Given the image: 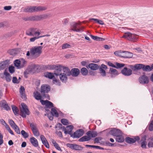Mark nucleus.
I'll use <instances>...</instances> for the list:
<instances>
[{
	"label": "nucleus",
	"mask_w": 153,
	"mask_h": 153,
	"mask_svg": "<svg viewBox=\"0 0 153 153\" xmlns=\"http://www.w3.org/2000/svg\"><path fill=\"white\" fill-rule=\"evenodd\" d=\"M42 46H35L30 49L31 56L33 58H36L39 56L42 53Z\"/></svg>",
	"instance_id": "1"
},
{
	"label": "nucleus",
	"mask_w": 153,
	"mask_h": 153,
	"mask_svg": "<svg viewBox=\"0 0 153 153\" xmlns=\"http://www.w3.org/2000/svg\"><path fill=\"white\" fill-rule=\"evenodd\" d=\"M41 93L43 97L48 99L49 96L47 93L50 91V86L47 85H42L41 86Z\"/></svg>",
	"instance_id": "2"
},
{
	"label": "nucleus",
	"mask_w": 153,
	"mask_h": 153,
	"mask_svg": "<svg viewBox=\"0 0 153 153\" xmlns=\"http://www.w3.org/2000/svg\"><path fill=\"white\" fill-rule=\"evenodd\" d=\"M79 24L75 22H71L70 24L71 28L70 30H72L77 32L83 31V29H84V27H80L79 26Z\"/></svg>",
	"instance_id": "3"
},
{
	"label": "nucleus",
	"mask_w": 153,
	"mask_h": 153,
	"mask_svg": "<svg viewBox=\"0 0 153 153\" xmlns=\"http://www.w3.org/2000/svg\"><path fill=\"white\" fill-rule=\"evenodd\" d=\"M22 108L20 109V115L23 117L25 118L27 115L30 114V111L27 106L23 103H21Z\"/></svg>",
	"instance_id": "4"
},
{
	"label": "nucleus",
	"mask_w": 153,
	"mask_h": 153,
	"mask_svg": "<svg viewBox=\"0 0 153 153\" xmlns=\"http://www.w3.org/2000/svg\"><path fill=\"white\" fill-rule=\"evenodd\" d=\"M49 15L47 14H45L39 16H30L28 18V20L31 21H40L47 18Z\"/></svg>",
	"instance_id": "5"
},
{
	"label": "nucleus",
	"mask_w": 153,
	"mask_h": 153,
	"mask_svg": "<svg viewBox=\"0 0 153 153\" xmlns=\"http://www.w3.org/2000/svg\"><path fill=\"white\" fill-rule=\"evenodd\" d=\"M54 74L57 76H59L61 73H62V72H65L66 70V68L62 66L58 65L56 66Z\"/></svg>",
	"instance_id": "6"
},
{
	"label": "nucleus",
	"mask_w": 153,
	"mask_h": 153,
	"mask_svg": "<svg viewBox=\"0 0 153 153\" xmlns=\"http://www.w3.org/2000/svg\"><path fill=\"white\" fill-rule=\"evenodd\" d=\"M68 76L71 75L72 76L74 77L77 76L80 73L79 69L75 68H72L70 71V69L68 68Z\"/></svg>",
	"instance_id": "7"
},
{
	"label": "nucleus",
	"mask_w": 153,
	"mask_h": 153,
	"mask_svg": "<svg viewBox=\"0 0 153 153\" xmlns=\"http://www.w3.org/2000/svg\"><path fill=\"white\" fill-rule=\"evenodd\" d=\"M84 133V130L82 129H79L71 134V137L74 138H79L82 136Z\"/></svg>",
	"instance_id": "8"
},
{
	"label": "nucleus",
	"mask_w": 153,
	"mask_h": 153,
	"mask_svg": "<svg viewBox=\"0 0 153 153\" xmlns=\"http://www.w3.org/2000/svg\"><path fill=\"white\" fill-rule=\"evenodd\" d=\"M136 36H137L134 34L128 32L124 34L122 37L125 38L130 41H132L136 39Z\"/></svg>",
	"instance_id": "9"
},
{
	"label": "nucleus",
	"mask_w": 153,
	"mask_h": 153,
	"mask_svg": "<svg viewBox=\"0 0 153 153\" xmlns=\"http://www.w3.org/2000/svg\"><path fill=\"white\" fill-rule=\"evenodd\" d=\"M108 133L109 134L115 137L122 134V131L120 129L114 128L110 130Z\"/></svg>",
	"instance_id": "10"
},
{
	"label": "nucleus",
	"mask_w": 153,
	"mask_h": 153,
	"mask_svg": "<svg viewBox=\"0 0 153 153\" xmlns=\"http://www.w3.org/2000/svg\"><path fill=\"white\" fill-rule=\"evenodd\" d=\"M68 147H69L72 149L77 151H81L83 148L81 145L71 143H68Z\"/></svg>",
	"instance_id": "11"
},
{
	"label": "nucleus",
	"mask_w": 153,
	"mask_h": 153,
	"mask_svg": "<svg viewBox=\"0 0 153 153\" xmlns=\"http://www.w3.org/2000/svg\"><path fill=\"white\" fill-rule=\"evenodd\" d=\"M36 28H31L27 31L26 34L29 36H33L34 35L39 36L40 33L36 31Z\"/></svg>",
	"instance_id": "12"
},
{
	"label": "nucleus",
	"mask_w": 153,
	"mask_h": 153,
	"mask_svg": "<svg viewBox=\"0 0 153 153\" xmlns=\"http://www.w3.org/2000/svg\"><path fill=\"white\" fill-rule=\"evenodd\" d=\"M121 73L125 76H129L132 74V72L131 69L125 67L121 70Z\"/></svg>",
	"instance_id": "13"
},
{
	"label": "nucleus",
	"mask_w": 153,
	"mask_h": 153,
	"mask_svg": "<svg viewBox=\"0 0 153 153\" xmlns=\"http://www.w3.org/2000/svg\"><path fill=\"white\" fill-rule=\"evenodd\" d=\"M140 138L138 136H135L134 138L127 137L125 138L126 142L128 143L132 144L136 142V141H138Z\"/></svg>",
	"instance_id": "14"
},
{
	"label": "nucleus",
	"mask_w": 153,
	"mask_h": 153,
	"mask_svg": "<svg viewBox=\"0 0 153 153\" xmlns=\"http://www.w3.org/2000/svg\"><path fill=\"white\" fill-rule=\"evenodd\" d=\"M40 102L42 105H45V108L46 111L48 110V108H50L53 107V103L48 100H41Z\"/></svg>",
	"instance_id": "15"
},
{
	"label": "nucleus",
	"mask_w": 153,
	"mask_h": 153,
	"mask_svg": "<svg viewBox=\"0 0 153 153\" xmlns=\"http://www.w3.org/2000/svg\"><path fill=\"white\" fill-rule=\"evenodd\" d=\"M138 80L140 83L143 84H148L149 81L148 77L145 75L140 76Z\"/></svg>",
	"instance_id": "16"
},
{
	"label": "nucleus",
	"mask_w": 153,
	"mask_h": 153,
	"mask_svg": "<svg viewBox=\"0 0 153 153\" xmlns=\"http://www.w3.org/2000/svg\"><path fill=\"white\" fill-rule=\"evenodd\" d=\"M0 107L8 111L10 110V108L8 105L6 101L4 100H2L0 101Z\"/></svg>",
	"instance_id": "17"
},
{
	"label": "nucleus",
	"mask_w": 153,
	"mask_h": 153,
	"mask_svg": "<svg viewBox=\"0 0 153 153\" xmlns=\"http://www.w3.org/2000/svg\"><path fill=\"white\" fill-rule=\"evenodd\" d=\"M99 68L100 73L101 75L103 76H105L106 75V73L104 69H106L107 68V66L104 64H102Z\"/></svg>",
	"instance_id": "18"
},
{
	"label": "nucleus",
	"mask_w": 153,
	"mask_h": 153,
	"mask_svg": "<svg viewBox=\"0 0 153 153\" xmlns=\"http://www.w3.org/2000/svg\"><path fill=\"white\" fill-rule=\"evenodd\" d=\"M47 7L45 6H33V12L45 10H47Z\"/></svg>",
	"instance_id": "19"
},
{
	"label": "nucleus",
	"mask_w": 153,
	"mask_h": 153,
	"mask_svg": "<svg viewBox=\"0 0 153 153\" xmlns=\"http://www.w3.org/2000/svg\"><path fill=\"white\" fill-rule=\"evenodd\" d=\"M10 61L8 60H5L0 64V70H3L6 67H7L9 64Z\"/></svg>",
	"instance_id": "20"
},
{
	"label": "nucleus",
	"mask_w": 153,
	"mask_h": 153,
	"mask_svg": "<svg viewBox=\"0 0 153 153\" xmlns=\"http://www.w3.org/2000/svg\"><path fill=\"white\" fill-rule=\"evenodd\" d=\"M109 73L111 74L112 77H114L119 74L117 70L111 68H110Z\"/></svg>",
	"instance_id": "21"
},
{
	"label": "nucleus",
	"mask_w": 153,
	"mask_h": 153,
	"mask_svg": "<svg viewBox=\"0 0 153 153\" xmlns=\"http://www.w3.org/2000/svg\"><path fill=\"white\" fill-rule=\"evenodd\" d=\"M132 53L128 51H122V57L124 58H131L132 55Z\"/></svg>",
	"instance_id": "22"
},
{
	"label": "nucleus",
	"mask_w": 153,
	"mask_h": 153,
	"mask_svg": "<svg viewBox=\"0 0 153 153\" xmlns=\"http://www.w3.org/2000/svg\"><path fill=\"white\" fill-rule=\"evenodd\" d=\"M19 92L21 97L24 100H25L26 99V97L25 95V89L23 86H21L20 88Z\"/></svg>",
	"instance_id": "23"
},
{
	"label": "nucleus",
	"mask_w": 153,
	"mask_h": 153,
	"mask_svg": "<svg viewBox=\"0 0 153 153\" xmlns=\"http://www.w3.org/2000/svg\"><path fill=\"white\" fill-rule=\"evenodd\" d=\"M30 141L32 145L35 147H37L39 146V144L37 140L34 137H32L30 139Z\"/></svg>",
	"instance_id": "24"
},
{
	"label": "nucleus",
	"mask_w": 153,
	"mask_h": 153,
	"mask_svg": "<svg viewBox=\"0 0 153 153\" xmlns=\"http://www.w3.org/2000/svg\"><path fill=\"white\" fill-rule=\"evenodd\" d=\"M56 127V128H58L59 129H62V131H64L65 134H67V130L66 128L64 126H63L61 123H59L57 124Z\"/></svg>",
	"instance_id": "25"
},
{
	"label": "nucleus",
	"mask_w": 153,
	"mask_h": 153,
	"mask_svg": "<svg viewBox=\"0 0 153 153\" xmlns=\"http://www.w3.org/2000/svg\"><path fill=\"white\" fill-rule=\"evenodd\" d=\"M86 134L87 135H89L91 138V137H95L97 136V133L95 131H90L86 133Z\"/></svg>",
	"instance_id": "26"
},
{
	"label": "nucleus",
	"mask_w": 153,
	"mask_h": 153,
	"mask_svg": "<svg viewBox=\"0 0 153 153\" xmlns=\"http://www.w3.org/2000/svg\"><path fill=\"white\" fill-rule=\"evenodd\" d=\"M91 139V137L89 135H85L82 137L79 140V142H83L84 141H87L90 140Z\"/></svg>",
	"instance_id": "27"
},
{
	"label": "nucleus",
	"mask_w": 153,
	"mask_h": 153,
	"mask_svg": "<svg viewBox=\"0 0 153 153\" xmlns=\"http://www.w3.org/2000/svg\"><path fill=\"white\" fill-rule=\"evenodd\" d=\"M71 123L68 121V134H70L71 137V134H72V131L74 128V126L72 125H69Z\"/></svg>",
	"instance_id": "28"
},
{
	"label": "nucleus",
	"mask_w": 153,
	"mask_h": 153,
	"mask_svg": "<svg viewBox=\"0 0 153 153\" xmlns=\"http://www.w3.org/2000/svg\"><path fill=\"white\" fill-rule=\"evenodd\" d=\"M88 67L93 70H96L99 69V66L97 64L90 63L88 65Z\"/></svg>",
	"instance_id": "29"
},
{
	"label": "nucleus",
	"mask_w": 153,
	"mask_h": 153,
	"mask_svg": "<svg viewBox=\"0 0 153 153\" xmlns=\"http://www.w3.org/2000/svg\"><path fill=\"white\" fill-rule=\"evenodd\" d=\"M61 80L63 82H66L67 80V76L66 74L65 73H62L59 75Z\"/></svg>",
	"instance_id": "30"
},
{
	"label": "nucleus",
	"mask_w": 153,
	"mask_h": 153,
	"mask_svg": "<svg viewBox=\"0 0 153 153\" xmlns=\"http://www.w3.org/2000/svg\"><path fill=\"white\" fill-rule=\"evenodd\" d=\"M4 74L5 76V79L7 82H9L11 81L12 78L11 76L8 72H6L5 70L4 72Z\"/></svg>",
	"instance_id": "31"
},
{
	"label": "nucleus",
	"mask_w": 153,
	"mask_h": 153,
	"mask_svg": "<svg viewBox=\"0 0 153 153\" xmlns=\"http://www.w3.org/2000/svg\"><path fill=\"white\" fill-rule=\"evenodd\" d=\"M34 97L37 100H39L42 99V96L40 93L37 91H35L33 93Z\"/></svg>",
	"instance_id": "32"
},
{
	"label": "nucleus",
	"mask_w": 153,
	"mask_h": 153,
	"mask_svg": "<svg viewBox=\"0 0 153 153\" xmlns=\"http://www.w3.org/2000/svg\"><path fill=\"white\" fill-rule=\"evenodd\" d=\"M122 134L123 133L116 137V140L117 142L119 143H122L124 141V137Z\"/></svg>",
	"instance_id": "33"
},
{
	"label": "nucleus",
	"mask_w": 153,
	"mask_h": 153,
	"mask_svg": "<svg viewBox=\"0 0 153 153\" xmlns=\"http://www.w3.org/2000/svg\"><path fill=\"white\" fill-rule=\"evenodd\" d=\"M15 66L18 68H21L23 67V66L21 65V62L19 60H16L14 62Z\"/></svg>",
	"instance_id": "34"
},
{
	"label": "nucleus",
	"mask_w": 153,
	"mask_h": 153,
	"mask_svg": "<svg viewBox=\"0 0 153 153\" xmlns=\"http://www.w3.org/2000/svg\"><path fill=\"white\" fill-rule=\"evenodd\" d=\"M51 113L53 116L56 117H59V114L56 109L54 108H52L51 109Z\"/></svg>",
	"instance_id": "35"
},
{
	"label": "nucleus",
	"mask_w": 153,
	"mask_h": 153,
	"mask_svg": "<svg viewBox=\"0 0 153 153\" xmlns=\"http://www.w3.org/2000/svg\"><path fill=\"white\" fill-rule=\"evenodd\" d=\"M44 76L47 78L50 79H52L54 77V76L53 73L49 72H46L44 74Z\"/></svg>",
	"instance_id": "36"
},
{
	"label": "nucleus",
	"mask_w": 153,
	"mask_h": 153,
	"mask_svg": "<svg viewBox=\"0 0 153 153\" xmlns=\"http://www.w3.org/2000/svg\"><path fill=\"white\" fill-rule=\"evenodd\" d=\"M143 70L146 71H152L151 67L149 65H143Z\"/></svg>",
	"instance_id": "37"
},
{
	"label": "nucleus",
	"mask_w": 153,
	"mask_h": 153,
	"mask_svg": "<svg viewBox=\"0 0 153 153\" xmlns=\"http://www.w3.org/2000/svg\"><path fill=\"white\" fill-rule=\"evenodd\" d=\"M80 72L82 75L85 76L88 74V71L86 68H82L81 69Z\"/></svg>",
	"instance_id": "38"
},
{
	"label": "nucleus",
	"mask_w": 153,
	"mask_h": 153,
	"mask_svg": "<svg viewBox=\"0 0 153 153\" xmlns=\"http://www.w3.org/2000/svg\"><path fill=\"white\" fill-rule=\"evenodd\" d=\"M24 11L25 12H33V7H27L24 8Z\"/></svg>",
	"instance_id": "39"
},
{
	"label": "nucleus",
	"mask_w": 153,
	"mask_h": 153,
	"mask_svg": "<svg viewBox=\"0 0 153 153\" xmlns=\"http://www.w3.org/2000/svg\"><path fill=\"white\" fill-rule=\"evenodd\" d=\"M12 109L15 115L19 114V109L17 107L14 105H12Z\"/></svg>",
	"instance_id": "40"
},
{
	"label": "nucleus",
	"mask_w": 153,
	"mask_h": 153,
	"mask_svg": "<svg viewBox=\"0 0 153 153\" xmlns=\"http://www.w3.org/2000/svg\"><path fill=\"white\" fill-rule=\"evenodd\" d=\"M143 64H135V71L143 69Z\"/></svg>",
	"instance_id": "41"
},
{
	"label": "nucleus",
	"mask_w": 153,
	"mask_h": 153,
	"mask_svg": "<svg viewBox=\"0 0 153 153\" xmlns=\"http://www.w3.org/2000/svg\"><path fill=\"white\" fill-rule=\"evenodd\" d=\"M92 20H94V21H95L96 22H97V23H98L100 25H103L104 24L103 21L101 20H99L97 19L91 18L90 19H89V20L90 21H91Z\"/></svg>",
	"instance_id": "42"
},
{
	"label": "nucleus",
	"mask_w": 153,
	"mask_h": 153,
	"mask_svg": "<svg viewBox=\"0 0 153 153\" xmlns=\"http://www.w3.org/2000/svg\"><path fill=\"white\" fill-rule=\"evenodd\" d=\"M115 67L114 68H121L123 67L125 65V64L123 63H120L118 62L115 63Z\"/></svg>",
	"instance_id": "43"
},
{
	"label": "nucleus",
	"mask_w": 153,
	"mask_h": 153,
	"mask_svg": "<svg viewBox=\"0 0 153 153\" xmlns=\"http://www.w3.org/2000/svg\"><path fill=\"white\" fill-rule=\"evenodd\" d=\"M36 65L34 64H32L31 65L28 67V69L29 71H33L35 70V68L36 67Z\"/></svg>",
	"instance_id": "44"
},
{
	"label": "nucleus",
	"mask_w": 153,
	"mask_h": 153,
	"mask_svg": "<svg viewBox=\"0 0 153 153\" xmlns=\"http://www.w3.org/2000/svg\"><path fill=\"white\" fill-rule=\"evenodd\" d=\"M30 126L31 128L32 131L37 129L36 124L35 123H30Z\"/></svg>",
	"instance_id": "45"
},
{
	"label": "nucleus",
	"mask_w": 153,
	"mask_h": 153,
	"mask_svg": "<svg viewBox=\"0 0 153 153\" xmlns=\"http://www.w3.org/2000/svg\"><path fill=\"white\" fill-rule=\"evenodd\" d=\"M15 130V131L18 134H20V129L18 126L16 125H15L12 127Z\"/></svg>",
	"instance_id": "46"
},
{
	"label": "nucleus",
	"mask_w": 153,
	"mask_h": 153,
	"mask_svg": "<svg viewBox=\"0 0 153 153\" xmlns=\"http://www.w3.org/2000/svg\"><path fill=\"white\" fill-rule=\"evenodd\" d=\"M122 51H115L114 54L116 56H118L122 57Z\"/></svg>",
	"instance_id": "47"
},
{
	"label": "nucleus",
	"mask_w": 153,
	"mask_h": 153,
	"mask_svg": "<svg viewBox=\"0 0 153 153\" xmlns=\"http://www.w3.org/2000/svg\"><path fill=\"white\" fill-rule=\"evenodd\" d=\"M21 134L25 138L28 137V133L23 130L21 131Z\"/></svg>",
	"instance_id": "48"
},
{
	"label": "nucleus",
	"mask_w": 153,
	"mask_h": 153,
	"mask_svg": "<svg viewBox=\"0 0 153 153\" xmlns=\"http://www.w3.org/2000/svg\"><path fill=\"white\" fill-rule=\"evenodd\" d=\"M34 136H38L39 135V133L38 129L32 131Z\"/></svg>",
	"instance_id": "49"
},
{
	"label": "nucleus",
	"mask_w": 153,
	"mask_h": 153,
	"mask_svg": "<svg viewBox=\"0 0 153 153\" xmlns=\"http://www.w3.org/2000/svg\"><path fill=\"white\" fill-rule=\"evenodd\" d=\"M12 82L14 83H19L20 80H18L16 77H13V78Z\"/></svg>",
	"instance_id": "50"
},
{
	"label": "nucleus",
	"mask_w": 153,
	"mask_h": 153,
	"mask_svg": "<svg viewBox=\"0 0 153 153\" xmlns=\"http://www.w3.org/2000/svg\"><path fill=\"white\" fill-rule=\"evenodd\" d=\"M14 68H15L13 66H10L9 68V72L11 74L13 73L15 71Z\"/></svg>",
	"instance_id": "51"
},
{
	"label": "nucleus",
	"mask_w": 153,
	"mask_h": 153,
	"mask_svg": "<svg viewBox=\"0 0 153 153\" xmlns=\"http://www.w3.org/2000/svg\"><path fill=\"white\" fill-rule=\"evenodd\" d=\"M8 122L10 125L12 127H13L15 125H16L12 120H9Z\"/></svg>",
	"instance_id": "52"
},
{
	"label": "nucleus",
	"mask_w": 153,
	"mask_h": 153,
	"mask_svg": "<svg viewBox=\"0 0 153 153\" xmlns=\"http://www.w3.org/2000/svg\"><path fill=\"white\" fill-rule=\"evenodd\" d=\"M146 142H142L141 143V147L143 149H146Z\"/></svg>",
	"instance_id": "53"
},
{
	"label": "nucleus",
	"mask_w": 153,
	"mask_h": 153,
	"mask_svg": "<svg viewBox=\"0 0 153 153\" xmlns=\"http://www.w3.org/2000/svg\"><path fill=\"white\" fill-rule=\"evenodd\" d=\"M53 82L54 84L56 85H60V82L59 80L56 79H53Z\"/></svg>",
	"instance_id": "54"
},
{
	"label": "nucleus",
	"mask_w": 153,
	"mask_h": 153,
	"mask_svg": "<svg viewBox=\"0 0 153 153\" xmlns=\"http://www.w3.org/2000/svg\"><path fill=\"white\" fill-rule=\"evenodd\" d=\"M61 123L64 125H67V120L65 119H62L61 120Z\"/></svg>",
	"instance_id": "55"
},
{
	"label": "nucleus",
	"mask_w": 153,
	"mask_h": 153,
	"mask_svg": "<svg viewBox=\"0 0 153 153\" xmlns=\"http://www.w3.org/2000/svg\"><path fill=\"white\" fill-rule=\"evenodd\" d=\"M42 37V36H37V37H34L32 38H31L30 39V41L31 42H34L36 39H37L40 38Z\"/></svg>",
	"instance_id": "56"
},
{
	"label": "nucleus",
	"mask_w": 153,
	"mask_h": 153,
	"mask_svg": "<svg viewBox=\"0 0 153 153\" xmlns=\"http://www.w3.org/2000/svg\"><path fill=\"white\" fill-rule=\"evenodd\" d=\"M40 138L42 142V143L45 142L47 141L45 137L43 135H41L40 136Z\"/></svg>",
	"instance_id": "57"
},
{
	"label": "nucleus",
	"mask_w": 153,
	"mask_h": 153,
	"mask_svg": "<svg viewBox=\"0 0 153 153\" xmlns=\"http://www.w3.org/2000/svg\"><path fill=\"white\" fill-rule=\"evenodd\" d=\"M12 7L11 6H5L4 7V9L5 10H9L12 9Z\"/></svg>",
	"instance_id": "58"
},
{
	"label": "nucleus",
	"mask_w": 153,
	"mask_h": 153,
	"mask_svg": "<svg viewBox=\"0 0 153 153\" xmlns=\"http://www.w3.org/2000/svg\"><path fill=\"white\" fill-rule=\"evenodd\" d=\"M128 68H130L132 71H135V65H128Z\"/></svg>",
	"instance_id": "59"
},
{
	"label": "nucleus",
	"mask_w": 153,
	"mask_h": 153,
	"mask_svg": "<svg viewBox=\"0 0 153 153\" xmlns=\"http://www.w3.org/2000/svg\"><path fill=\"white\" fill-rule=\"evenodd\" d=\"M56 67L55 65H48V68L50 69H55Z\"/></svg>",
	"instance_id": "60"
},
{
	"label": "nucleus",
	"mask_w": 153,
	"mask_h": 153,
	"mask_svg": "<svg viewBox=\"0 0 153 153\" xmlns=\"http://www.w3.org/2000/svg\"><path fill=\"white\" fill-rule=\"evenodd\" d=\"M107 64L109 66L111 67L114 68L115 67V65L110 62H108Z\"/></svg>",
	"instance_id": "61"
},
{
	"label": "nucleus",
	"mask_w": 153,
	"mask_h": 153,
	"mask_svg": "<svg viewBox=\"0 0 153 153\" xmlns=\"http://www.w3.org/2000/svg\"><path fill=\"white\" fill-rule=\"evenodd\" d=\"M42 143L47 148H49V145L47 141H45V142L43 143Z\"/></svg>",
	"instance_id": "62"
},
{
	"label": "nucleus",
	"mask_w": 153,
	"mask_h": 153,
	"mask_svg": "<svg viewBox=\"0 0 153 153\" xmlns=\"http://www.w3.org/2000/svg\"><path fill=\"white\" fill-rule=\"evenodd\" d=\"M148 146L149 148L153 147V142L152 141H149L148 143Z\"/></svg>",
	"instance_id": "63"
},
{
	"label": "nucleus",
	"mask_w": 153,
	"mask_h": 153,
	"mask_svg": "<svg viewBox=\"0 0 153 153\" xmlns=\"http://www.w3.org/2000/svg\"><path fill=\"white\" fill-rule=\"evenodd\" d=\"M9 53L10 54L13 55L15 53V51L14 50H11L9 51Z\"/></svg>",
	"instance_id": "64"
}]
</instances>
